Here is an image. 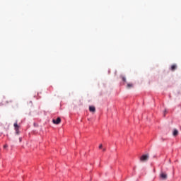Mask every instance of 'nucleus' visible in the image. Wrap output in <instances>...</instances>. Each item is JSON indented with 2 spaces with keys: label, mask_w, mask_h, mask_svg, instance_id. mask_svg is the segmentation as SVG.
Here are the masks:
<instances>
[{
  "label": "nucleus",
  "mask_w": 181,
  "mask_h": 181,
  "mask_svg": "<svg viewBox=\"0 0 181 181\" xmlns=\"http://www.w3.org/2000/svg\"><path fill=\"white\" fill-rule=\"evenodd\" d=\"M148 159H149L148 154H144V155L141 156V157L140 158L141 162H146V160H148Z\"/></svg>",
  "instance_id": "obj_1"
},
{
  "label": "nucleus",
  "mask_w": 181,
  "mask_h": 181,
  "mask_svg": "<svg viewBox=\"0 0 181 181\" xmlns=\"http://www.w3.org/2000/svg\"><path fill=\"white\" fill-rule=\"evenodd\" d=\"M160 177L163 179V180H166L168 179V175L166 173H161L160 174Z\"/></svg>",
  "instance_id": "obj_2"
},
{
  "label": "nucleus",
  "mask_w": 181,
  "mask_h": 181,
  "mask_svg": "<svg viewBox=\"0 0 181 181\" xmlns=\"http://www.w3.org/2000/svg\"><path fill=\"white\" fill-rule=\"evenodd\" d=\"M53 124H55L56 125H59L60 122H62V119L60 117H57V119H53L52 120Z\"/></svg>",
  "instance_id": "obj_3"
},
{
  "label": "nucleus",
  "mask_w": 181,
  "mask_h": 181,
  "mask_svg": "<svg viewBox=\"0 0 181 181\" xmlns=\"http://www.w3.org/2000/svg\"><path fill=\"white\" fill-rule=\"evenodd\" d=\"M176 69H177V66L176 64H173L171 66L170 71H175V70H176Z\"/></svg>",
  "instance_id": "obj_4"
},
{
  "label": "nucleus",
  "mask_w": 181,
  "mask_h": 181,
  "mask_svg": "<svg viewBox=\"0 0 181 181\" xmlns=\"http://www.w3.org/2000/svg\"><path fill=\"white\" fill-rule=\"evenodd\" d=\"M173 135L174 136H177V135H179V131H177V129H174Z\"/></svg>",
  "instance_id": "obj_5"
},
{
  "label": "nucleus",
  "mask_w": 181,
  "mask_h": 181,
  "mask_svg": "<svg viewBox=\"0 0 181 181\" xmlns=\"http://www.w3.org/2000/svg\"><path fill=\"white\" fill-rule=\"evenodd\" d=\"M14 128L16 131H19V125H18V122L14 123Z\"/></svg>",
  "instance_id": "obj_6"
},
{
  "label": "nucleus",
  "mask_w": 181,
  "mask_h": 181,
  "mask_svg": "<svg viewBox=\"0 0 181 181\" xmlns=\"http://www.w3.org/2000/svg\"><path fill=\"white\" fill-rule=\"evenodd\" d=\"M134 87V84L132 83H127V88H132Z\"/></svg>",
  "instance_id": "obj_7"
},
{
  "label": "nucleus",
  "mask_w": 181,
  "mask_h": 181,
  "mask_svg": "<svg viewBox=\"0 0 181 181\" xmlns=\"http://www.w3.org/2000/svg\"><path fill=\"white\" fill-rule=\"evenodd\" d=\"M121 78H122V81H124V83L127 82V78H125V76H121Z\"/></svg>",
  "instance_id": "obj_8"
},
{
  "label": "nucleus",
  "mask_w": 181,
  "mask_h": 181,
  "mask_svg": "<svg viewBox=\"0 0 181 181\" xmlns=\"http://www.w3.org/2000/svg\"><path fill=\"white\" fill-rule=\"evenodd\" d=\"M91 112H95V107H94V106L91 107Z\"/></svg>",
  "instance_id": "obj_9"
},
{
  "label": "nucleus",
  "mask_w": 181,
  "mask_h": 181,
  "mask_svg": "<svg viewBox=\"0 0 181 181\" xmlns=\"http://www.w3.org/2000/svg\"><path fill=\"white\" fill-rule=\"evenodd\" d=\"M99 149H103V144H100V145L99 146Z\"/></svg>",
  "instance_id": "obj_10"
},
{
  "label": "nucleus",
  "mask_w": 181,
  "mask_h": 181,
  "mask_svg": "<svg viewBox=\"0 0 181 181\" xmlns=\"http://www.w3.org/2000/svg\"><path fill=\"white\" fill-rule=\"evenodd\" d=\"M89 111L91 112V106H89Z\"/></svg>",
  "instance_id": "obj_11"
},
{
  "label": "nucleus",
  "mask_w": 181,
  "mask_h": 181,
  "mask_svg": "<svg viewBox=\"0 0 181 181\" xmlns=\"http://www.w3.org/2000/svg\"><path fill=\"white\" fill-rule=\"evenodd\" d=\"M20 142H22V138L19 139Z\"/></svg>",
  "instance_id": "obj_12"
},
{
  "label": "nucleus",
  "mask_w": 181,
  "mask_h": 181,
  "mask_svg": "<svg viewBox=\"0 0 181 181\" xmlns=\"http://www.w3.org/2000/svg\"><path fill=\"white\" fill-rule=\"evenodd\" d=\"M105 151H106L105 148H103V152H105Z\"/></svg>",
  "instance_id": "obj_13"
},
{
  "label": "nucleus",
  "mask_w": 181,
  "mask_h": 181,
  "mask_svg": "<svg viewBox=\"0 0 181 181\" xmlns=\"http://www.w3.org/2000/svg\"><path fill=\"white\" fill-rule=\"evenodd\" d=\"M16 134H19V132L18 130L16 131Z\"/></svg>",
  "instance_id": "obj_14"
},
{
  "label": "nucleus",
  "mask_w": 181,
  "mask_h": 181,
  "mask_svg": "<svg viewBox=\"0 0 181 181\" xmlns=\"http://www.w3.org/2000/svg\"><path fill=\"white\" fill-rule=\"evenodd\" d=\"M4 148H8V145H5V146H4Z\"/></svg>",
  "instance_id": "obj_15"
},
{
  "label": "nucleus",
  "mask_w": 181,
  "mask_h": 181,
  "mask_svg": "<svg viewBox=\"0 0 181 181\" xmlns=\"http://www.w3.org/2000/svg\"><path fill=\"white\" fill-rule=\"evenodd\" d=\"M30 104L32 105V101H30Z\"/></svg>",
  "instance_id": "obj_16"
},
{
  "label": "nucleus",
  "mask_w": 181,
  "mask_h": 181,
  "mask_svg": "<svg viewBox=\"0 0 181 181\" xmlns=\"http://www.w3.org/2000/svg\"><path fill=\"white\" fill-rule=\"evenodd\" d=\"M165 112H166V110L164 111V114H165Z\"/></svg>",
  "instance_id": "obj_17"
}]
</instances>
